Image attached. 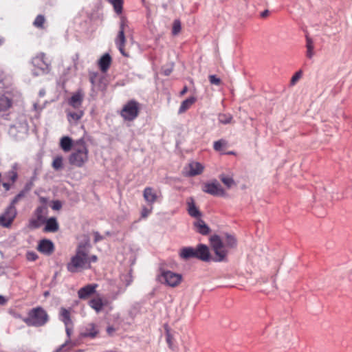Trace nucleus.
<instances>
[{
  "label": "nucleus",
  "mask_w": 352,
  "mask_h": 352,
  "mask_svg": "<svg viewBox=\"0 0 352 352\" xmlns=\"http://www.w3.org/2000/svg\"><path fill=\"white\" fill-rule=\"evenodd\" d=\"M98 287L97 284H89L80 288L78 292V296L80 299L85 300L89 298L92 294L96 292V289Z\"/></svg>",
  "instance_id": "9b49d317"
},
{
  "label": "nucleus",
  "mask_w": 352,
  "mask_h": 352,
  "mask_svg": "<svg viewBox=\"0 0 352 352\" xmlns=\"http://www.w3.org/2000/svg\"><path fill=\"white\" fill-rule=\"evenodd\" d=\"M138 103L135 100H131L123 107L121 116L124 120L131 121L138 116Z\"/></svg>",
  "instance_id": "39448f33"
},
{
  "label": "nucleus",
  "mask_w": 352,
  "mask_h": 352,
  "mask_svg": "<svg viewBox=\"0 0 352 352\" xmlns=\"http://www.w3.org/2000/svg\"><path fill=\"white\" fill-rule=\"evenodd\" d=\"M54 244L48 239H43L38 245V250L46 255L51 254L54 251Z\"/></svg>",
  "instance_id": "4468645a"
},
{
  "label": "nucleus",
  "mask_w": 352,
  "mask_h": 352,
  "mask_svg": "<svg viewBox=\"0 0 352 352\" xmlns=\"http://www.w3.org/2000/svg\"><path fill=\"white\" fill-rule=\"evenodd\" d=\"M151 210H152V207L150 209L144 208L142 210V214H141L142 217L143 218L146 217L151 212Z\"/></svg>",
  "instance_id": "c03bdc74"
},
{
  "label": "nucleus",
  "mask_w": 352,
  "mask_h": 352,
  "mask_svg": "<svg viewBox=\"0 0 352 352\" xmlns=\"http://www.w3.org/2000/svg\"><path fill=\"white\" fill-rule=\"evenodd\" d=\"M165 336H166V342L168 345V347L171 349H174L175 348V344H174V340H175V338H174V335L172 331H166V333H165Z\"/></svg>",
  "instance_id": "473e14b6"
},
{
  "label": "nucleus",
  "mask_w": 352,
  "mask_h": 352,
  "mask_svg": "<svg viewBox=\"0 0 352 352\" xmlns=\"http://www.w3.org/2000/svg\"><path fill=\"white\" fill-rule=\"evenodd\" d=\"M45 94V91H40V95L41 96H43Z\"/></svg>",
  "instance_id": "680f3d73"
},
{
  "label": "nucleus",
  "mask_w": 352,
  "mask_h": 352,
  "mask_svg": "<svg viewBox=\"0 0 352 352\" xmlns=\"http://www.w3.org/2000/svg\"><path fill=\"white\" fill-rule=\"evenodd\" d=\"M302 76V72L301 71H298L297 72L292 78L291 79V85H294L298 81V80L301 78Z\"/></svg>",
  "instance_id": "ea45409f"
},
{
  "label": "nucleus",
  "mask_w": 352,
  "mask_h": 352,
  "mask_svg": "<svg viewBox=\"0 0 352 352\" xmlns=\"http://www.w3.org/2000/svg\"><path fill=\"white\" fill-rule=\"evenodd\" d=\"M7 300L3 296L0 295V305H5Z\"/></svg>",
  "instance_id": "3c124183"
},
{
  "label": "nucleus",
  "mask_w": 352,
  "mask_h": 352,
  "mask_svg": "<svg viewBox=\"0 0 352 352\" xmlns=\"http://www.w3.org/2000/svg\"><path fill=\"white\" fill-rule=\"evenodd\" d=\"M75 142L68 136H63L60 140V147L64 152H69L72 148L74 149Z\"/></svg>",
  "instance_id": "a211bd4d"
},
{
  "label": "nucleus",
  "mask_w": 352,
  "mask_h": 352,
  "mask_svg": "<svg viewBox=\"0 0 352 352\" xmlns=\"http://www.w3.org/2000/svg\"><path fill=\"white\" fill-rule=\"evenodd\" d=\"M27 258L29 261H35L37 258V255L34 252H28Z\"/></svg>",
  "instance_id": "a18cd8bd"
},
{
  "label": "nucleus",
  "mask_w": 352,
  "mask_h": 352,
  "mask_svg": "<svg viewBox=\"0 0 352 352\" xmlns=\"http://www.w3.org/2000/svg\"><path fill=\"white\" fill-rule=\"evenodd\" d=\"M194 226L195 227L197 231L203 235H206L210 232L209 227L201 219H198L196 221H195Z\"/></svg>",
  "instance_id": "b1692460"
},
{
  "label": "nucleus",
  "mask_w": 352,
  "mask_h": 352,
  "mask_svg": "<svg viewBox=\"0 0 352 352\" xmlns=\"http://www.w3.org/2000/svg\"><path fill=\"white\" fill-rule=\"evenodd\" d=\"M196 258L204 261L210 260V252L208 248L204 244H199L195 248Z\"/></svg>",
  "instance_id": "ddd939ff"
},
{
  "label": "nucleus",
  "mask_w": 352,
  "mask_h": 352,
  "mask_svg": "<svg viewBox=\"0 0 352 352\" xmlns=\"http://www.w3.org/2000/svg\"><path fill=\"white\" fill-rule=\"evenodd\" d=\"M143 196L145 201L149 204L152 205L154 204L157 199V195L156 192L153 188L151 187H146L143 192Z\"/></svg>",
  "instance_id": "dca6fc26"
},
{
  "label": "nucleus",
  "mask_w": 352,
  "mask_h": 352,
  "mask_svg": "<svg viewBox=\"0 0 352 352\" xmlns=\"http://www.w3.org/2000/svg\"><path fill=\"white\" fill-rule=\"evenodd\" d=\"M89 251L85 245H79L76 254L71 258L67 265V270L74 273L91 267Z\"/></svg>",
  "instance_id": "f03ea898"
},
{
  "label": "nucleus",
  "mask_w": 352,
  "mask_h": 352,
  "mask_svg": "<svg viewBox=\"0 0 352 352\" xmlns=\"http://www.w3.org/2000/svg\"><path fill=\"white\" fill-rule=\"evenodd\" d=\"M66 333H67V337L69 338L71 336L72 331H66Z\"/></svg>",
  "instance_id": "052dcab7"
},
{
  "label": "nucleus",
  "mask_w": 352,
  "mask_h": 352,
  "mask_svg": "<svg viewBox=\"0 0 352 352\" xmlns=\"http://www.w3.org/2000/svg\"><path fill=\"white\" fill-rule=\"evenodd\" d=\"M49 320L47 311L41 307L32 309L28 314V317L23 321L28 325L35 327H42Z\"/></svg>",
  "instance_id": "20e7f679"
},
{
  "label": "nucleus",
  "mask_w": 352,
  "mask_h": 352,
  "mask_svg": "<svg viewBox=\"0 0 352 352\" xmlns=\"http://www.w3.org/2000/svg\"><path fill=\"white\" fill-rule=\"evenodd\" d=\"M68 160L71 165L76 167H82L88 161V148L82 138L75 141L74 150Z\"/></svg>",
  "instance_id": "7ed1b4c3"
},
{
  "label": "nucleus",
  "mask_w": 352,
  "mask_h": 352,
  "mask_svg": "<svg viewBox=\"0 0 352 352\" xmlns=\"http://www.w3.org/2000/svg\"><path fill=\"white\" fill-rule=\"evenodd\" d=\"M45 226L44 228L45 232H55L58 230V223L55 217H51L47 219L45 222Z\"/></svg>",
  "instance_id": "6ab92c4d"
},
{
  "label": "nucleus",
  "mask_w": 352,
  "mask_h": 352,
  "mask_svg": "<svg viewBox=\"0 0 352 352\" xmlns=\"http://www.w3.org/2000/svg\"><path fill=\"white\" fill-rule=\"evenodd\" d=\"M60 208H61V204L60 201H56L54 202L53 206H52V208L54 210H59Z\"/></svg>",
  "instance_id": "09e8293b"
},
{
  "label": "nucleus",
  "mask_w": 352,
  "mask_h": 352,
  "mask_svg": "<svg viewBox=\"0 0 352 352\" xmlns=\"http://www.w3.org/2000/svg\"><path fill=\"white\" fill-rule=\"evenodd\" d=\"M125 41L124 32H123L122 30H120L116 40V43L121 54L125 56H128L129 55L126 54L124 50Z\"/></svg>",
  "instance_id": "393cba45"
},
{
  "label": "nucleus",
  "mask_w": 352,
  "mask_h": 352,
  "mask_svg": "<svg viewBox=\"0 0 352 352\" xmlns=\"http://www.w3.org/2000/svg\"><path fill=\"white\" fill-rule=\"evenodd\" d=\"M162 71H163V73L164 74V75H166V76L170 75V74L173 71V65H170L168 68H163Z\"/></svg>",
  "instance_id": "49530a36"
},
{
  "label": "nucleus",
  "mask_w": 352,
  "mask_h": 352,
  "mask_svg": "<svg viewBox=\"0 0 352 352\" xmlns=\"http://www.w3.org/2000/svg\"><path fill=\"white\" fill-rule=\"evenodd\" d=\"M218 120L221 124H229L232 120V116L231 114L219 113L218 116Z\"/></svg>",
  "instance_id": "7c9ffc66"
},
{
  "label": "nucleus",
  "mask_w": 352,
  "mask_h": 352,
  "mask_svg": "<svg viewBox=\"0 0 352 352\" xmlns=\"http://www.w3.org/2000/svg\"><path fill=\"white\" fill-rule=\"evenodd\" d=\"M16 169L17 164H14L12 167V170L8 172L7 173V177L12 183H14L18 177Z\"/></svg>",
  "instance_id": "2f4dec72"
},
{
  "label": "nucleus",
  "mask_w": 352,
  "mask_h": 352,
  "mask_svg": "<svg viewBox=\"0 0 352 352\" xmlns=\"http://www.w3.org/2000/svg\"><path fill=\"white\" fill-rule=\"evenodd\" d=\"M107 330L111 331V330H113V329L111 327H109Z\"/></svg>",
  "instance_id": "e2e57ef3"
},
{
  "label": "nucleus",
  "mask_w": 352,
  "mask_h": 352,
  "mask_svg": "<svg viewBox=\"0 0 352 352\" xmlns=\"http://www.w3.org/2000/svg\"><path fill=\"white\" fill-rule=\"evenodd\" d=\"M209 81L211 84L216 85H219L221 83V79L215 75L209 76Z\"/></svg>",
  "instance_id": "a19ab883"
},
{
  "label": "nucleus",
  "mask_w": 352,
  "mask_h": 352,
  "mask_svg": "<svg viewBox=\"0 0 352 352\" xmlns=\"http://www.w3.org/2000/svg\"><path fill=\"white\" fill-rule=\"evenodd\" d=\"M268 14H269V10H265L261 13V16L263 18H265V17H267L268 16Z\"/></svg>",
  "instance_id": "603ef678"
},
{
  "label": "nucleus",
  "mask_w": 352,
  "mask_h": 352,
  "mask_svg": "<svg viewBox=\"0 0 352 352\" xmlns=\"http://www.w3.org/2000/svg\"><path fill=\"white\" fill-rule=\"evenodd\" d=\"M16 214V210L11 204L8 207L5 212L0 216V225L3 227H9Z\"/></svg>",
  "instance_id": "9d476101"
},
{
  "label": "nucleus",
  "mask_w": 352,
  "mask_h": 352,
  "mask_svg": "<svg viewBox=\"0 0 352 352\" xmlns=\"http://www.w3.org/2000/svg\"><path fill=\"white\" fill-rule=\"evenodd\" d=\"M83 100V95L80 92L74 94L69 100V104L75 109L79 108Z\"/></svg>",
  "instance_id": "a878e982"
},
{
  "label": "nucleus",
  "mask_w": 352,
  "mask_h": 352,
  "mask_svg": "<svg viewBox=\"0 0 352 352\" xmlns=\"http://www.w3.org/2000/svg\"><path fill=\"white\" fill-rule=\"evenodd\" d=\"M219 178L221 181L223 183L225 186H226L228 188H231L233 185H234V181L232 179V177L226 175H221L219 176Z\"/></svg>",
  "instance_id": "c756f323"
},
{
  "label": "nucleus",
  "mask_w": 352,
  "mask_h": 352,
  "mask_svg": "<svg viewBox=\"0 0 352 352\" xmlns=\"http://www.w3.org/2000/svg\"><path fill=\"white\" fill-rule=\"evenodd\" d=\"M98 333V331H89V333L88 332H84L82 333H81V336L82 337H90V338H94L96 336L97 333Z\"/></svg>",
  "instance_id": "37998d69"
},
{
  "label": "nucleus",
  "mask_w": 352,
  "mask_h": 352,
  "mask_svg": "<svg viewBox=\"0 0 352 352\" xmlns=\"http://www.w3.org/2000/svg\"><path fill=\"white\" fill-rule=\"evenodd\" d=\"M3 43H4V38L2 37H0V46L1 45H3Z\"/></svg>",
  "instance_id": "bf43d9fd"
},
{
  "label": "nucleus",
  "mask_w": 352,
  "mask_h": 352,
  "mask_svg": "<svg viewBox=\"0 0 352 352\" xmlns=\"http://www.w3.org/2000/svg\"><path fill=\"white\" fill-rule=\"evenodd\" d=\"M126 20L122 19L121 20V22H120V30H122L123 32H124V28L126 26Z\"/></svg>",
  "instance_id": "8fccbe9b"
},
{
  "label": "nucleus",
  "mask_w": 352,
  "mask_h": 352,
  "mask_svg": "<svg viewBox=\"0 0 352 352\" xmlns=\"http://www.w3.org/2000/svg\"><path fill=\"white\" fill-rule=\"evenodd\" d=\"M204 168V166L199 162H192L186 168V175L190 177L200 175L203 172Z\"/></svg>",
  "instance_id": "f8f14e48"
},
{
  "label": "nucleus",
  "mask_w": 352,
  "mask_h": 352,
  "mask_svg": "<svg viewBox=\"0 0 352 352\" xmlns=\"http://www.w3.org/2000/svg\"><path fill=\"white\" fill-rule=\"evenodd\" d=\"M5 74L4 72L0 69V82H1L5 78Z\"/></svg>",
  "instance_id": "864d4df0"
},
{
  "label": "nucleus",
  "mask_w": 352,
  "mask_h": 352,
  "mask_svg": "<svg viewBox=\"0 0 352 352\" xmlns=\"http://www.w3.org/2000/svg\"><path fill=\"white\" fill-rule=\"evenodd\" d=\"M59 314L60 319L64 322L65 325V330H71L73 326L69 311L64 307H61Z\"/></svg>",
  "instance_id": "2eb2a0df"
},
{
  "label": "nucleus",
  "mask_w": 352,
  "mask_h": 352,
  "mask_svg": "<svg viewBox=\"0 0 352 352\" xmlns=\"http://www.w3.org/2000/svg\"><path fill=\"white\" fill-rule=\"evenodd\" d=\"M181 258L185 260H188L192 258H196L195 248L192 247H185L181 249L179 252Z\"/></svg>",
  "instance_id": "aec40b11"
},
{
  "label": "nucleus",
  "mask_w": 352,
  "mask_h": 352,
  "mask_svg": "<svg viewBox=\"0 0 352 352\" xmlns=\"http://www.w3.org/2000/svg\"><path fill=\"white\" fill-rule=\"evenodd\" d=\"M84 114V112L79 110L76 112H67V119L70 124H76L77 122L81 119Z\"/></svg>",
  "instance_id": "bb28decb"
},
{
  "label": "nucleus",
  "mask_w": 352,
  "mask_h": 352,
  "mask_svg": "<svg viewBox=\"0 0 352 352\" xmlns=\"http://www.w3.org/2000/svg\"><path fill=\"white\" fill-rule=\"evenodd\" d=\"M47 214V208L45 206H41L36 208L35 211V218L30 221V225L32 228H38L45 223Z\"/></svg>",
  "instance_id": "6e6552de"
},
{
  "label": "nucleus",
  "mask_w": 352,
  "mask_h": 352,
  "mask_svg": "<svg viewBox=\"0 0 352 352\" xmlns=\"http://www.w3.org/2000/svg\"><path fill=\"white\" fill-rule=\"evenodd\" d=\"M195 102V98L194 97H190L185 100H184L179 109V113H184L187 109H188L192 104Z\"/></svg>",
  "instance_id": "cd10ccee"
},
{
  "label": "nucleus",
  "mask_w": 352,
  "mask_h": 352,
  "mask_svg": "<svg viewBox=\"0 0 352 352\" xmlns=\"http://www.w3.org/2000/svg\"><path fill=\"white\" fill-rule=\"evenodd\" d=\"M95 76H96V75L90 76V81H91V84H93V85L94 84Z\"/></svg>",
  "instance_id": "4d7b16f0"
},
{
  "label": "nucleus",
  "mask_w": 352,
  "mask_h": 352,
  "mask_svg": "<svg viewBox=\"0 0 352 352\" xmlns=\"http://www.w3.org/2000/svg\"><path fill=\"white\" fill-rule=\"evenodd\" d=\"M188 212V214L195 218L199 219L201 217V212L199 209L196 207L193 198L189 197L187 199Z\"/></svg>",
  "instance_id": "f3484780"
},
{
  "label": "nucleus",
  "mask_w": 352,
  "mask_h": 352,
  "mask_svg": "<svg viewBox=\"0 0 352 352\" xmlns=\"http://www.w3.org/2000/svg\"><path fill=\"white\" fill-rule=\"evenodd\" d=\"M3 186L5 188L6 190H8L10 189V184L8 183H3Z\"/></svg>",
  "instance_id": "6e6d98bb"
},
{
  "label": "nucleus",
  "mask_w": 352,
  "mask_h": 352,
  "mask_svg": "<svg viewBox=\"0 0 352 352\" xmlns=\"http://www.w3.org/2000/svg\"><path fill=\"white\" fill-rule=\"evenodd\" d=\"M160 281L170 287L177 286L182 280V275L171 271H162L160 276Z\"/></svg>",
  "instance_id": "423d86ee"
},
{
  "label": "nucleus",
  "mask_w": 352,
  "mask_h": 352,
  "mask_svg": "<svg viewBox=\"0 0 352 352\" xmlns=\"http://www.w3.org/2000/svg\"><path fill=\"white\" fill-rule=\"evenodd\" d=\"M110 3L113 6V8L117 13H121L122 10V0H108Z\"/></svg>",
  "instance_id": "f704fd0d"
},
{
  "label": "nucleus",
  "mask_w": 352,
  "mask_h": 352,
  "mask_svg": "<svg viewBox=\"0 0 352 352\" xmlns=\"http://www.w3.org/2000/svg\"><path fill=\"white\" fill-rule=\"evenodd\" d=\"M32 64L39 70L37 72H34L35 75L47 73L50 70V62L45 58V55L43 53H41L34 57Z\"/></svg>",
  "instance_id": "0eeeda50"
},
{
  "label": "nucleus",
  "mask_w": 352,
  "mask_h": 352,
  "mask_svg": "<svg viewBox=\"0 0 352 352\" xmlns=\"http://www.w3.org/2000/svg\"><path fill=\"white\" fill-rule=\"evenodd\" d=\"M306 47H307V52L306 56L308 58L311 59L314 55V42L313 40L308 36H306Z\"/></svg>",
  "instance_id": "c85d7f7f"
},
{
  "label": "nucleus",
  "mask_w": 352,
  "mask_h": 352,
  "mask_svg": "<svg viewBox=\"0 0 352 352\" xmlns=\"http://www.w3.org/2000/svg\"><path fill=\"white\" fill-rule=\"evenodd\" d=\"M45 21V19L44 16L40 14L36 17L33 24L34 26H36L37 28H43Z\"/></svg>",
  "instance_id": "e433bc0d"
},
{
  "label": "nucleus",
  "mask_w": 352,
  "mask_h": 352,
  "mask_svg": "<svg viewBox=\"0 0 352 352\" xmlns=\"http://www.w3.org/2000/svg\"><path fill=\"white\" fill-rule=\"evenodd\" d=\"M89 259H90V263H91V262H96V261H97V260H98V258H97V256H96L93 255V256H91V257H89Z\"/></svg>",
  "instance_id": "5fc2aeb1"
},
{
  "label": "nucleus",
  "mask_w": 352,
  "mask_h": 352,
  "mask_svg": "<svg viewBox=\"0 0 352 352\" xmlns=\"http://www.w3.org/2000/svg\"><path fill=\"white\" fill-rule=\"evenodd\" d=\"M69 344H70V342H69L68 341H66L64 344H61V346H60L58 349H56L54 352H59L61 350H64L65 351H66L69 348L68 347Z\"/></svg>",
  "instance_id": "79ce46f5"
},
{
  "label": "nucleus",
  "mask_w": 352,
  "mask_h": 352,
  "mask_svg": "<svg viewBox=\"0 0 352 352\" xmlns=\"http://www.w3.org/2000/svg\"><path fill=\"white\" fill-rule=\"evenodd\" d=\"M94 242L95 243H97L103 239V237L98 232H95L94 233Z\"/></svg>",
  "instance_id": "de8ad7c7"
},
{
  "label": "nucleus",
  "mask_w": 352,
  "mask_h": 352,
  "mask_svg": "<svg viewBox=\"0 0 352 352\" xmlns=\"http://www.w3.org/2000/svg\"><path fill=\"white\" fill-rule=\"evenodd\" d=\"M111 63V58L109 54H104L99 60L98 65L102 72H105Z\"/></svg>",
  "instance_id": "5701e85b"
},
{
  "label": "nucleus",
  "mask_w": 352,
  "mask_h": 352,
  "mask_svg": "<svg viewBox=\"0 0 352 352\" xmlns=\"http://www.w3.org/2000/svg\"><path fill=\"white\" fill-rule=\"evenodd\" d=\"M210 241L217 256L215 261L218 262L223 261L226 258L228 254L227 248H234L236 245L235 237L230 234H226L223 240L218 235L212 236Z\"/></svg>",
  "instance_id": "f257e3e1"
},
{
  "label": "nucleus",
  "mask_w": 352,
  "mask_h": 352,
  "mask_svg": "<svg viewBox=\"0 0 352 352\" xmlns=\"http://www.w3.org/2000/svg\"><path fill=\"white\" fill-rule=\"evenodd\" d=\"M12 100L10 94H6L0 97V111H4L11 107Z\"/></svg>",
  "instance_id": "4be33fe9"
},
{
  "label": "nucleus",
  "mask_w": 352,
  "mask_h": 352,
  "mask_svg": "<svg viewBox=\"0 0 352 352\" xmlns=\"http://www.w3.org/2000/svg\"><path fill=\"white\" fill-rule=\"evenodd\" d=\"M26 190H22L14 198V199L11 202V205L14 206L15 204H16L19 201H20L21 200H22L25 195V192L26 191H28L30 188V187H26Z\"/></svg>",
  "instance_id": "c9c22d12"
},
{
  "label": "nucleus",
  "mask_w": 352,
  "mask_h": 352,
  "mask_svg": "<svg viewBox=\"0 0 352 352\" xmlns=\"http://www.w3.org/2000/svg\"><path fill=\"white\" fill-rule=\"evenodd\" d=\"M186 91H187V87H185L183 89V90L181 91V93H180V94H181V95H184V94H185L186 93Z\"/></svg>",
  "instance_id": "13d9d810"
},
{
  "label": "nucleus",
  "mask_w": 352,
  "mask_h": 352,
  "mask_svg": "<svg viewBox=\"0 0 352 352\" xmlns=\"http://www.w3.org/2000/svg\"><path fill=\"white\" fill-rule=\"evenodd\" d=\"M226 141L224 140H219L214 142V149L217 151H221V149L226 145Z\"/></svg>",
  "instance_id": "4c0bfd02"
},
{
  "label": "nucleus",
  "mask_w": 352,
  "mask_h": 352,
  "mask_svg": "<svg viewBox=\"0 0 352 352\" xmlns=\"http://www.w3.org/2000/svg\"><path fill=\"white\" fill-rule=\"evenodd\" d=\"M202 190L213 196H223L225 191L217 180H212L204 184Z\"/></svg>",
  "instance_id": "1a4fd4ad"
},
{
  "label": "nucleus",
  "mask_w": 352,
  "mask_h": 352,
  "mask_svg": "<svg viewBox=\"0 0 352 352\" xmlns=\"http://www.w3.org/2000/svg\"><path fill=\"white\" fill-rule=\"evenodd\" d=\"M63 158L62 156H56L52 162V167L56 170H58L63 168Z\"/></svg>",
  "instance_id": "72a5a7b5"
},
{
  "label": "nucleus",
  "mask_w": 352,
  "mask_h": 352,
  "mask_svg": "<svg viewBox=\"0 0 352 352\" xmlns=\"http://www.w3.org/2000/svg\"><path fill=\"white\" fill-rule=\"evenodd\" d=\"M89 305L97 313L101 311L104 306L102 299L99 295L90 300L89 302Z\"/></svg>",
  "instance_id": "412c9836"
},
{
  "label": "nucleus",
  "mask_w": 352,
  "mask_h": 352,
  "mask_svg": "<svg viewBox=\"0 0 352 352\" xmlns=\"http://www.w3.org/2000/svg\"><path fill=\"white\" fill-rule=\"evenodd\" d=\"M181 30V23L179 20H175L173 25V34H177Z\"/></svg>",
  "instance_id": "58836bf2"
}]
</instances>
